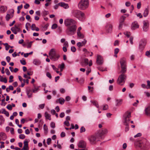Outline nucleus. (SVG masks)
Returning a JSON list of instances; mask_svg holds the SVG:
<instances>
[{"instance_id": "c85d7f7f", "label": "nucleus", "mask_w": 150, "mask_h": 150, "mask_svg": "<svg viewBox=\"0 0 150 150\" xmlns=\"http://www.w3.org/2000/svg\"><path fill=\"white\" fill-rule=\"evenodd\" d=\"M122 100H116V106H120L122 104Z\"/></svg>"}, {"instance_id": "052dcab7", "label": "nucleus", "mask_w": 150, "mask_h": 150, "mask_svg": "<svg viewBox=\"0 0 150 150\" xmlns=\"http://www.w3.org/2000/svg\"><path fill=\"white\" fill-rule=\"evenodd\" d=\"M5 71L6 72V74L8 75H9L10 74V73L8 69H5Z\"/></svg>"}, {"instance_id": "20e7f679", "label": "nucleus", "mask_w": 150, "mask_h": 150, "mask_svg": "<svg viewBox=\"0 0 150 150\" xmlns=\"http://www.w3.org/2000/svg\"><path fill=\"white\" fill-rule=\"evenodd\" d=\"M73 15L78 18L81 21H83L85 18V14L83 12L79 10H75L72 12Z\"/></svg>"}, {"instance_id": "79ce46f5", "label": "nucleus", "mask_w": 150, "mask_h": 150, "mask_svg": "<svg viewBox=\"0 0 150 150\" xmlns=\"http://www.w3.org/2000/svg\"><path fill=\"white\" fill-rule=\"evenodd\" d=\"M84 81V79L83 78H81L80 79L79 81H78V82L80 84H82L83 83Z\"/></svg>"}, {"instance_id": "13d9d810", "label": "nucleus", "mask_w": 150, "mask_h": 150, "mask_svg": "<svg viewBox=\"0 0 150 150\" xmlns=\"http://www.w3.org/2000/svg\"><path fill=\"white\" fill-rule=\"evenodd\" d=\"M30 25V24L29 23H27L25 25V28L27 30H28L29 26Z\"/></svg>"}, {"instance_id": "0eeeda50", "label": "nucleus", "mask_w": 150, "mask_h": 150, "mask_svg": "<svg viewBox=\"0 0 150 150\" xmlns=\"http://www.w3.org/2000/svg\"><path fill=\"white\" fill-rule=\"evenodd\" d=\"M77 26L76 25H73L71 26H69L67 27L66 30V33L69 35H72L75 34L76 33Z\"/></svg>"}, {"instance_id": "4c0bfd02", "label": "nucleus", "mask_w": 150, "mask_h": 150, "mask_svg": "<svg viewBox=\"0 0 150 150\" xmlns=\"http://www.w3.org/2000/svg\"><path fill=\"white\" fill-rule=\"evenodd\" d=\"M98 70L102 71H107L106 69L104 68L101 67H98Z\"/></svg>"}, {"instance_id": "72a5a7b5", "label": "nucleus", "mask_w": 150, "mask_h": 150, "mask_svg": "<svg viewBox=\"0 0 150 150\" xmlns=\"http://www.w3.org/2000/svg\"><path fill=\"white\" fill-rule=\"evenodd\" d=\"M25 148L28 149V142L27 141H24V146Z\"/></svg>"}, {"instance_id": "9d476101", "label": "nucleus", "mask_w": 150, "mask_h": 150, "mask_svg": "<svg viewBox=\"0 0 150 150\" xmlns=\"http://www.w3.org/2000/svg\"><path fill=\"white\" fill-rule=\"evenodd\" d=\"M131 114V113L128 111L126 112L123 115V118L124 120V122H125V124H127V123H129Z\"/></svg>"}, {"instance_id": "473e14b6", "label": "nucleus", "mask_w": 150, "mask_h": 150, "mask_svg": "<svg viewBox=\"0 0 150 150\" xmlns=\"http://www.w3.org/2000/svg\"><path fill=\"white\" fill-rule=\"evenodd\" d=\"M6 130L7 131H14V129L13 128H10L8 126L6 127Z\"/></svg>"}, {"instance_id": "bb28decb", "label": "nucleus", "mask_w": 150, "mask_h": 150, "mask_svg": "<svg viewBox=\"0 0 150 150\" xmlns=\"http://www.w3.org/2000/svg\"><path fill=\"white\" fill-rule=\"evenodd\" d=\"M149 12V9L148 8H146L144 12L143 16L144 17H146L147 16Z\"/></svg>"}, {"instance_id": "b1692460", "label": "nucleus", "mask_w": 150, "mask_h": 150, "mask_svg": "<svg viewBox=\"0 0 150 150\" xmlns=\"http://www.w3.org/2000/svg\"><path fill=\"white\" fill-rule=\"evenodd\" d=\"M45 117L46 119L50 120H51V115L49 114L47 112H45Z\"/></svg>"}, {"instance_id": "4468645a", "label": "nucleus", "mask_w": 150, "mask_h": 150, "mask_svg": "<svg viewBox=\"0 0 150 150\" xmlns=\"http://www.w3.org/2000/svg\"><path fill=\"white\" fill-rule=\"evenodd\" d=\"M86 144L85 142L83 140L80 141L78 144V146L80 148H84L86 147Z\"/></svg>"}, {"instance_id": "f03ea898", "label": "nucleus", "mask_w": 150, "mask_h": 150, "mask_svg": "<svg viewBox=\"0 0 150 150\" xmlns=\"http://www.w3.org/2000/svg\"><path fill=\"white\" fill-rule=\"evenodd\" d=\"M105 133L104 132H98L96 135V136L92 135L90 137H88V139L91 143L93 144L96 139H102L104 137V135Z\"/></svg>"}, {"instance_id": "412c9836", "label": "nucleus", "mask_w": 150, "mask_h": 150, "mask_svg": "<svg viewBox=\"0 0 150 150\" xmlns=\"http://www.w3.org/2000/svg\"><path fill=\"white\" fill-rule=\"evenodd\" d=\"M59 4L62 7L65 8H68L69 7V6L68 4H65L64 2H61L59 3Z\"/></svg>"}, {"instance_id": "5701e85b", "label": "nucleus", "mask_w": 150, "mask_h": 150, "mask_svg": "<svg viewBox=\"0 0 150 150\" xmlns=\"http://www.w3.org/2000/svg\"><path fill=\"white\" fill-rule=\"evenodd\" d=\"M0 137L4 140H5L7 138L6 134L4 132H1L0 133Z\"/></svg>"}, {"instance_id": "3c124183", "label": "nucleus", "mask_w": 150, "mask_h": 150, "mask_svg": "<svg viewBox=\"0 0 150 150\" xmlns=\"http://www.w3.org/2000/svg\"><path fill=\"white\" fill-rule=\"evenodd\" d=\"M71 50L73 52H75L76 50V49L75 47L74 46L71 47Z\"/></svg>"}, {"instance_id": "338daca9", "label": "nucleus", "mask_w": 150, "mask_h": 150, "mask_svg": "<svg viewBox=\"0 0 150 150\" xmlns=\"http://www.w3.org/2000/svg\"><path fill=\"white\" fill-rule=\"evenodd\" d=\"M64 112H62L59 115V116L61 118H63L64 117Z\"/></svg>"}, {"instance_id": "774afa93", "label": "nucleus", "mask_w": 150, "mask_h": 150, "mask_svg": "<svg viewBox=\"0 0 150 150\" xmlns=\"http://www.w3.org/2000/svg\"><path fill=\"white\" fill-rule=\"evenodd\" d=\"M30 6L28 4H26L24 6V8L25 9H27Z\"/></svg>"}, {"instance_id": "8fccbe9b", "label": "nucleus", "mask_w": 150, "mask_h": 150, "mask_svg": "<svg viewBox=\"0 0 150 150\" xmlns=\"http://www.w3.org/2000/svg\"><path fill=\"white\" fill-rule=\"evenodd\" d=\"M51 127L52 128H54L55 127V124L54 122H52L50 125Z\"/></svg>"}, {"instance_id": "37998d69", "label": "nucleus", "mask_w": 150, "mask_h": 150, "mask_svg": "<svg viewBox=\"0 0 150 150\" xmlns=\"http://www.w3.org/2000/svg\"><path fill=\"white\" fill-rule=\"evenodd\" d=\"M39 90V88L35 87L34 89L33 90V92L35 93L37 92Z\"/></svg>"}, {"instance_id": "f8f14e48", "label": "nucleus", "mask_w": 150, "mask_h": 150, "mask_svg": "<svg viewBox=\"0 0 150 150\" xmlns=\"http://www.w3.org/2000/svg\"><path fill=\"white\" fill-rule=\"evenodd\" d=\"M14 12V10L13 9H11L9 10L10 14H7L6 16V19L8 21L9 20L13 17Z\"/></svg>"}, {"instance_id": "6e6552de", "label": "nucleus", "mask_w": 150, "mask_h": 150, "mask_svg": "<svg viewBox=\"0 0 150 150\" xmlns=\"http://www.w3.org/2000/svg\"><path fill=\"white\" fill-rule=\"evenodd\" d=\"M79 8L82 10H84L87 8L89 6L88 0H81L78 4Z\"/></svg>"}, {"instance_id": "e433bc0d", "label": "nucleus", "mask_w": 150, "mask_h": 150, "mask_svg": "<svg viewBox=\"0 0 150 150\" xmlns=\"http://www.w3.org/2000/svg\"><path fill=\"white\" fill-rule=\"evenodd\" d=\"M0 81L1 82H4L6 83L7 82V80L6 78H3V77H2V78L0 79Z\"/></svg>"}, {"instance_id": "393cba45", "label": "nucleus", "mask_w": 150, "mask_h": 150, "mask_svg": "<svg viewBox=\"0 0 150 150\" xmlns=\"http://www.w3.org/2000/svg\"><path fill=\"white\" fill-rule=\"evenodd\" d=\"M65 67V64L64 63H62L61 64H59L58 66V68L60 69V71H63Z\"/></svg>"}, {"instance_id": "c756f323", "label": "nucleus", "mask_w": 150, "mask_h": 150, "mask_svg": "<svg viewBox=\"0 0 150 150\" xmlns=\"http://www.w3.org/2000/svg\"><path fill=\"white\" fill-rule=\"evenodd\" d=\"M126 17L124 16H122L120 19V23H123Z\"/></svg>"}, {"instance_id": "864d4df0", "label": "nucleus", "mask_w": 150, "mask_h": 150, "mask_svg": "<svg viewBox=\"0 0 150 150\" xmlns=\"http://www.w3.org/2000/svg\"><path fill=\"white\" fill-rule=\"evenodd\" d=\"M147 86L146 87V88L147 89L150 88V81L149 80H148L147 81Z\"/></svg>"}, {"instance_id": "4be33fe9", "label": "nucleus", "mask_w": 150, "mask_h": 150, "mask_svg": "<svg viewBox=\"0 0 150 150\" xmlns=\"http://www.w3.org/2000/svg\"><path fill=\"white\" fill-rule=\"evenodd\" d=\"M64 102V99L62 98H60L58 100H56V102L58 103L59 102L61 105L63 104Z\"/></svg>"}, {"instance_id": "0e129e2a", "label": "nucleus", "mask_w": 150, "mask_h": 150, "mask_svg": "<svg viewBox=\"0 0 150 150\" xmlns=\"http://www.w3.org/2000/svg\"><path fill=\"white\" fill-rule=\"evenodd\" d=\"M141 2H140L139 3H138L137 4V8L138 9H139L141 7Z\"/></svg>"}, {"instance_id": "423d86ee", "label": "nucleus", "mask_w": 150, "mask_h": 150, "mask_svg": "<svg viewBox=\"0 0 150 150\" xmlns=\"http://www.w3.org/2000/svg\"><path fill=\"white\" fill-rule=\"evenodd\" d=\"M77 26L76 25H73L71 26H69L67 27L66 30V33L69 35H72L75 34L76 33Z\"/></svg>"}, {"instance_id": "a211bd4d", "label": "nucleus", "mask_w": 150, "mask_h": 150, "mask_svg": "<svg viewBox=\"0 0 150 150\" xmlns=\"http://www.w3.org/2000/svg\"><path fill=\"white\" fill-rule=\"evenodd\" d=\"M139 25L137 21L133 22L131 26V28L132 30H134L139 28Z\"/></svg>"}, {"instance_id": "f704fd0d", "label": "nucleus", "mask_w": 150, "mask_h": 150, "mask_svg": "<svg viewBox=\"0 0 150 150\" xmlns=\"http://www.w3.org/2000/svg\"><path fill=\"white\" fill-rule=\"evenodd\" d=\"M33 62V63L36 65H38L40 64V62L37 59L34 60Z\"/></svg>"}, {"instance_id": "603ef678", "label": "nucleus", "mask_w": 150, "mask_h": 150, "mask_svg": "<svg viewBox=\"0 0 150 150\" xmlns=\"http://www.w3.org/2000/svg\"><path fill=\"white\" fill-rule=\"evenodd\" d=\"M25 136L23 134H21L19 136V138L20 139H23L25 138Z\"/></svg>"}, {"instance_id": "f257e3e1", "label": "nucleus", "mask_w": 150, "mask_h": 150, "mask_svg": "<svg viewBox=\"0 0 150 150\" xmlns=\"http://www.w3.org/2000/svg\"><path fill=\"white\" fill-rule=\"evenodd\" d=\"M120 63L121 67V74L119 76L117 80V83L118 84L123 85L125 83V80L127 77L125 74L127 70V63L126 58L122 57L120 59Z\"/></svg>"}, {"instance_id": "6e6d98bb", "label": "nucleus", "mask_w": 150, "mask_h": 150, "mask_svg": "<svg viewBox=\"0 0 150 150\" xmlns=\"http://www.w3.org/2000/svg\"><path fill=\"white\" fill-rule=\"evenodd\" d=\"M46 76L47 77L49 78L50 79H51L52 78V76L51 74L49 72H47L46 73Z\"/></svg>"}, {"instance_id": "58836bf2", "label": "nucleus", "mask_w": 150, "mask_h": 150, "mask_svg": "<svg viewBox=\"0 0 150 150\" xmlns=\"http://www.w3.org/2000/svg\"><path fill=\"white\" fill-rule=\"evenodd\" d=\"M125 124V122H124V124L126 126L125 130L126 131H127L129 130V127L128 126V124L129 123H127V124Z\"/></svg>"}, {"instance_id": "39448f33", "label": "nucleus", "mask_w": 150, "mask_h": 150, "mask_svg": "<svg viewBox=\"0 0 150 150\" xmlns=\"http://www.w3.org/2000/svg\"><path fill=\"white\" fill-rule=\"evenodd\" d=\"M137 145L142 149H145L146 148H148L149 143L146 139L143 138L137 142Z\"/></svg>"}, {"instance_id": "69168bd1", "label": "nucleus", "mask_w": 150, "mask_h": 150, "mask_svg": "<svg viewBox=\"0 0 150 150\" xmlns=\"http://www.w3.org/2000/svg\"><path fill=\"white\" fill-rule=\"evenodd\" d=\"M119 44V42L118 40H116L115 41L114 43V46H116V45H118Z\"/></svg>"}, {"instance_id": "1a4fd4ad", "label": "nucleus", "mask_w": 150, "mask_h": 150, "mask_svg": "<svg viewBox=\"0 0 150 150\" xmlns=\"http://www.w3.org/2000/svg\"><path fill=\"white\" fill-rule=\"evenodd\" d=\"M64 23L65 26L68 27L69 26H71L73 25H76V22L72 19L67 18L65 20Z\"/></svg>"}, {"instance_id": "2eb2a0df", "label": "nucleus", "mask_w": 150, "mask_h": 150, "mask_svg": "<svg viewBox=\"0 0 150 150\" xmlns=\"http://www.w3.org/2000/svg\"><path fill=\"white\" fill-rule=\"evenodd\" d=\"M96 62L98 65H102L103 62V60L102 57L100 55H98L97 56Z\"/></svg>"}, {"instance_id": "aec40b11", "label": "nucleus", "mask_w": 150, "mask_h": 150, "mask_svg": "<svg viewBox=\"0 0 150 150\" xmlns=\"http://www.w3.org/2000/svg\"><path fill=\"white\" fill-rule=\"evenodd\" d=\"M88 64V59L86 58L84 59L83 61L81 63V65L83 67H85Z\"/></svg>"}, {"instance_id": "9b49d317", "label": "nucleus", "mask_w": 150, "mask_h": 150, "mask_svg": "<svg viewBox=\"0 0 150 150\" xmlns=\"http://www.w3.org/2000/svg\"><path fill=\"white\" fill-rule=\"evenodd\" d=\"M147 43L146 40L145 39H141L139 41V49L141 52L144 50Z\"/></svg>"}, {"instance_id": "a878e982", "label": "nucleus", "mask_w": 150, "mask_h": 150, "mask_svg": "<svg viewBox=\"0 0 150 150\" xmlns=\"http://www.w3.org/2000/svg\"><path fill=\"white\" fill-rule=\"evenodd\" d=\"M145 113L147 115H150V106H148L145 110Z\"/></svg>"}, {"instance_id": "de8ad7c7", "label": "nucleus", "mask_w": 150, "mask_h": 150, "mask_svg": "<svg viewBox=\"0 0 150 150\" xmlns=\"http://www.w3.org/2000/svg\"><path fill=\"white\" fill-rule=\"evenodd\" d=\"M125 35L127 37H129L131 35V33L129 32H127L124 33Z\"/></svg>"}, {"instance_id": "a18cd8bd", "label": "nucleus", "mask_w": 150, "mask_h": 150, "mask_svg": "<svg viewBox=\"0 0 150 150\" xmlns=\"http://www.w3.org/2000/svg\"><path fill=\"white\" fill-rule=\"evenodd\" d=\"M33 43L32 41L28 43L27 46V47L28 48H30L31 46L32 43Z\"/></svg>"}, {"instance_id": "e2e57ef3", "label": "nucleus", "mask_w": 150, "mask_h": 150, "mask_svg": "<svg viewBox=\"0 0 150 150\" xmlns=\"http://www.w3.org/2000/svg\"><path fill=\"white\" fill-rule=\"evenodd\" d=\"M64 47H68L69 45L68 44V42L67 41L65 42L64 44Z\"/></svg>"}, {"instance_id": "cd10ccee", "label": "nucleus", "mask_w": 150, "mask_h": 150, "mask_svg": "<svg viewBox=\"0 0 150 150\" xmlns=\"http://www.w3.org/2000/svg\"><path fill=\"white\" fill-rule=\"evenodd\" d=\"M91 102L97 108H99V106L97 101L95 100H91Z\"/></svg>"}, {"instance_id": "c03bdc74", "label": "nucleus", "mask_w": 150, "mask_h": 150, "mask_svg": "<svg viewBox=\"0 0 150 150\" xmlns=\"http://www.w3.org/2000/svg\"><path fill=\"white\" fill-rule=\"evenodd\" d=\"M78 36L81 38H84V35L81 33L77 34Z\"/></svg>"}, {"instance_id": "a19ab883", "label": "nucleus", "mask_w": 150, "mask_h": 150, "mask_svg": "<svg viewBox=\"0 0 150 150\" xmlns=\"http://www.w3.org/2000/svg\"><path fill=\"white\" fill-rule=\"evenodd\" d=\"M20 61L21 64L23 65H25L26 64L25 60L24 59H23L22 60H20Z\"/></svg>"}, {"instance_id": "49530a36", "label": "nucleus", "mask_w": 150, "mask_h": 150, "mask_svg": "<svg viewBox=\"0 0 150 150\" xmlns=\"http://www.w3.org/2000/svg\"><path fill=\"white\" fill-rule=\"evenodd\" d=\"M6 108L9 110H11L12 109V106L10 104L8 105L6 107Z\"/></svg>"}, {"instance_id": "bf43d9fd", "label": "nucleus", "mask_w": 150, "mask_h": 150, "mask_svg": "<svg viewBox=\"0 0 150 150\" xmlns=\"http://www.w3.org/2000/svg\"><path fill=\"white\" fill-rule=\"evenodd\" d=\"M5 101V99L4 98L3 99L1 100L2 102L1 104V105H5L6 104V103H4V102Z\"/></svg>"}, {"instance_id": "09e8293b", "label": "nucleus", "mask_w": 150, "mask_h": 150, "mask_svg": "<svg viewBox=\"0 0 150 150\" xmlns=\"http://www.w3.org/2000/svg\"><path fill=\"white\" fill-rule=\"evenodd\" d=\"M36 27V26L35 25V24H32L31 26V30H34Z\"/></svg>"}, {"instance_id": "ddd939ff", "label": "nucleus", "mask_w": 150, "mask_h": 150, "mask_svg": "<svg viewBox=\"0 0 150 150\" xmlns=\"http://www.w3.org/2000/svg\"><path fill=\"white\" fill-rule=\"evenodd\" d=\"M11 30L15 34H16L18 32H22L21 30L16 25H15L14 27L11 28Z\"/></svg>"}, {"instance_id": "2f4dec72", "label": "nucleus", "mask_w": 150, "mask_h": 150, "mask_svg": "<svg viewBox=\"0 0 150 150\" xmlns=\"http://www.w3.org/2000/svg\"><path fill=\"white\" fill-rule=\"evenodd\" d=\"M49 13V12L48 11L44 10L43 11L42 13V16L43 17L47 15Z\"/></svg>"}, {"instance_id": "f3484780", "label": "nucleus", "mask_w": 150, "mask_h": 150, "mask_svg": "<svg viewBox=\"0 0 150 150\" xmlns=\"http://www.w3.org/2000/svg\"><path fill=\"white\" fill-rule=\"evenodd\" d=\"M106 29L108 33L111 32L112 28V25L110 23H108L105 26Z\"/></svg>"}, {"instance_id": "dca6fc26", "label": "nucleus", "mask_w": 150, "mask_h": 150, "mask_svg": "<svg viewBox=\"0 0 150 150\" xmlns=\"http://www.w3.org/2000/svg\"><path fill=\"white\" fill-rule=\"evenodd\" d=\"M143 30L145 32H146L149 29V23L148 22L144 21L143 22Z\"/></svg>"}, {"instance_id": "680f3d73", "label": "nucleus", "mask_w": 150, "mask_h": 150, "mask_svg": "<svg viewBox=\"0 0 150 150\" xmlns=\"http://www.w3.org/2000/svg\"><path fill=\"white\" fill-rule=\"evenodd\" d=\"M64 124L65 125L67 126H68L70 125V124L69 122L67 121H65L64 122Z\"/></svg>"}, {"instance_id": "4d7b16f0", "label": "nucleus", "mask_w": 150, "mask_h": 150, "mask_svg": "<svg viewBox=\"0 0 150 150\" xmlns=\"http://www.w3.org/2000/svg\"><path fill=\"white\" fill-rule=\"evenodd\" d=\"M142 135V134L141 133H139L134 136V137L137 138L141 136Z\"/></svg>"}, {"instance_id": "ea45409f", "label": "nucleus", "mask_w": 150, "mask_h": 150, "mask_svg": "<svg viewBox=\"0 0 150 150\" xmlns=\"http://www.w3.org/2000/svg\"><path fill=\"white\" fill-rule=\"evenodd\" d=\"M145 55L148 57H150V50L146 52Z\"/></svg>"}, {"instance_id": "6ab92c4d", "label": "nucleus", "mask_w": 150, "mask_h": 150, "mask_svg": "<svg viewBox=\"0 0 150 150\" xmlns=\"http://www.w3.org/2000/svg\"><path fill=\"white\" fill-rule=\"evenodd\" d=\"M7 10V7L6 6H0V12L1 13H5Z\"/></svg>"}, {"instance_id": "7c9ffc66", "label": "nucleus", "mask_w": 150, "mask_h": 150, "mask_svg": "<svg viewBox=\"0 0 150 150\" xmlns=\"http://www.w3.org/2000/svg\"><path fill=\"white\" fill-rule=\"evenodd\" d=\"M119 51V49L118 48H116L114 50V56L116 57H117V54L118 53Z\"/></svg>"}, {"instance_id": "5fc2aeb1", "label": "nucleus", "mask_w": 150, "mask_h": 150, "mask_svg": "<svg viewBox=\"0 0 150 150\" xmlns=\"http://www.w3.org/2000/svg\"><path fill=\"white\" fill-rule=\"evenodd\" d=\"M57 27V25L56 24H53L52 27V29H55Z\"/></svg>"}, {"instance_id": "7ed1b4c3", "label": "nucleus", "mask_w": 150, "mask_h": 150, "mask_svg": "<svg viewBox=\"0 0 150 150\" xmlns=\"http://www.w3.org/2000/svg\"><path fill=\"white\" fill-rule=\"evenodd\" d=\"M49 55L50 59L54 61L57 60L60 57L59 54L57 53L56 50L54 48L51 49Z\"/></svg>"}, {"instance_id": "c9c22d12", "label": "nucleus", "mask_w": 150, "mask_h": 150, "mask_svg": "<svg viewBox=\"0 0 150 150\" xmlns=\"http://www.w3.org/2000/svg\"><path fill=\"white\" fill-rule=\"evenodd\" d=\"M30 90L28 91H27V93L28 98H30L32 96V94L30 93Z\"/></svg>"}]
</instances>
